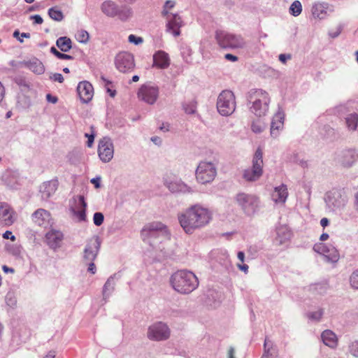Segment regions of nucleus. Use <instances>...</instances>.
I'll use <instances>...</instances> for the list:
<instances>
[{
  "label": "nucleus",
  "mask_w": 358,
  "mask_h": 358,
  "mask_svg": "<svg viewBox=\"0 0 358 358\" xmlns=\"http://www.w3.org/2000/svg\"><path fill=\"white\" fill-rule=\"evenodd\" d=\"M178 217L185 233L192 234L196 229L207 224L211 220V215L207 208L194 205L179 214Z\"/></svg>",
  "instance_id": "nucleus-1"
},
{
  "label": "nucleus",
  "mask_w": 358,
  "mask_h": 358,
  "mask_svg": "<svg viewBox=\"0 0 358 358\" xmlns=\"http://www.w3.org/2000/svg\"><path fill=\"white\" fill-rule=\"evenodd\" d=\"M173 288L182 294H189L199 285L197 277L191 271L180 270L174 273L170 279Z\"/></svg>",
  "instance_id": "nucleus-2"
},
{
  "label": "nucleus",
  "mask_w": 358,
  "mask_h": 358,
  "mask_svg": "<svg viewBox=\"0 0 358 358\" xmlns=\"http://www.w3.org/2000/svg\"><path fill=\"white\" fill-rule=\"evenodd\" d=\"M250 101L252 105V111L257 116L266 115L268 110L270 98L268 94L262 90H256L250 94Z\"/></svg>",
  "instance_id": "nucleus-3"
},
{
  "label": "nucleus",
  "mask_w": 358,
  "mask_h": 358,
  "mask_svg": "<svg viewBox=\"0 0 358 358\" xmlns=\"http://www.w3.org/2000/svg\"><path fill=\"white\" fill-rule=\"evenodd\" d=\"M215 39L219 46L224 49L243 48L245 42L241 35H236L224 31H217Z\"/></svg>",
  "instance_id": "nucleus-4"
},
{
  "label": "nucleus",
  "mask_w": 358,
  "mask_h": 358,
  "mask_svg": "<svg viewBox=\"0 0 358 358\" xmlns=\"http://www.w3.org/2000/svg\"><path fill=\"white\" fill-rule=\"evenodd\" d=\"M252 167L244 171L243 178L247 181H256L263 174V152L258 148L252 160Z\"/></svg>",
  "instance_id": "nucleus-5"
},
{
  "label": "nucleus",
  "mask_w": 358,
  "mask_h": 358,
  "mask_svg": "<svg viewBox=\"0 0 358 358\" xmlns=\"http://www.w3.org/2000/svg\"><path fill=\"white\" fill-rule=\"evenodd\" d=\"M217 108L223 116L231 115L236 109V98L233 92L223 90L218 96Z\"/></svg>",
  "instance_id": "nucleus-6"
},
{
  "label": "nucleus",
  "mask_w": 358,
  "mask_h": 358,
  "mask_svg": "<svg viewBox=\"0 0 358 358\" xmlns=\"http://www.w3.org/2000/svg\"><path fill=\"white\" fill-rule=\"evenodd\" d=\"M175 4L176 3L173 1H167L164 4L162 14L164 16H166V30L171 33L174 36H178L180 34V29L182 26L181 18L176 14H169V10L173 8L175 6Z\"/></svg>",
  "instance_id": "nucleus-7"
},
{
  "label": "nucleus",
  "mask_w": 358,
  "mask_h": 358,
  "mask_svg": "<svg viewBox=\"0 0 358 358\" xmlns=\"http://www.w3.org/2000/svg\"><path fill=\"white\" fill-rule=\"evenodd\" d=\"M196 179L201 184H206L212 182L216 175V168L211 162H201L196 170Z\"/></svg>",
  "instance_id": "nucleus-8"
},
{
  "label": "nucleus",
  "mask_w": 358,
  "mask_h": 358,
  "mask_svg": "<svg viewBox=\"0 0 358 358\" xmlns=\"http://www.w3.org/2000/svg\"><path fill=\"white\" fill-rule=\"evenodd\" d=\"M115 64L120 72L131 71L135 66L134 56L127 52H120L115 57Z\"/></svg>",
  "instance_id": "nucleus-9"
},
{
  "label": "nucleus",
  "mask_w": 358,
  "mask_h": 358,
  "mask_svg": "<svg viewBox=\"0 0 358 358\" xmlns=\"http://www.w3.org/2000/svg\"><path fill=\"white\" fill-rule=\"evenodd\" d=\"M169 336L170 330L167 325L162 322L154 324L148 329V337L151 340L163 341Z\"/></svg>",
  "instance_id": "nucleus-10"
},
{
  "label": "nucleus",
  "mask_w": 358,
  "mask_h": 358,
  "mask_svg": "<svg viewBox=\"0 0 358 358\" xmlns=\"http://www.w3.org/2000/svg\"><path fill=\"white\" fill-rule=\"evenodd\" d=\"M114 154V148L109 138H103L99 142L98 155L103 162H110Z\"/></svg>",
  "instance_id": "nucleus-11"
},
{
  "label": "nucleus",
  "mask_w": 358,
  "mask_h": 358,
  "mask_svg": "<svg viewBox=\"0 0 358 358\" xmlns=\"http://www.w3.org/2000/svg\"><path fill=\"white\" fill-rule=\"evenodd\" d=\"M159 95V90L157 87L149 85H142L138 92V99L149 104H153Z\"/></svg>",
  "instance_id": "nucleus-12"
},
{
  "label": "nucleus",
  "mask_w": 358,
  "mask_h": 358,
  "mask_svg": "<svg viewBox=\"0 0 358 358\" xmlns=\"http://www.w3.org/2000/svg\"><path fill=\"white\" fill-rule=\"evenodd\" d=\"M238 203L248 213H253L258 206L259 199L255 196L244 193L238 194L236 196Z\"/></svg>",
  "instance_id": "nucleus-13"
},
{
  "label": "nucleus",
  "mask_w": 358,
  "mask_h": 358,
  "mask_svg": "<svg viewBox=\"0 0 358 358\" xmlns=\"http://www.w3.org/2000/svg\"><path fill=\"white\" fill-rule=\"evenodd\" d=\"M15 212L5 202H0V224L10 226L15 220Z\"/></svg>",
  "instance_id": "nucleus-14"
},
{
  "label": "nucleus",
  "mask_w": 358,
  "mask_h": 358,
  "mask_svg": "<svg viewBox=\"0 0 358 358\" xmlns=\"http://www.w3.org/2000/svg\"><path fill=\"white\" fill-rule=\"evenodd\" d=\"M101 242L99 237L95 236L89 240L84 250V259L87 262H94L98 254Z\"/></svg>",
  "instance_id": "nucleus-15"
},
{
  "label": "nucleus",
  "mask_w": 358,
  "mask_h": 358,
  "mask_svg": "<svg viewBox=\"0 0 358 358\" xmlns=\"http://www.w3.org/2000/svg\"><path fill=\"white\" fill-rule=\"evenodd\" d=\"M78 94L83 103H87L92 100L94 96L92 85L87 81L80 82L77 87Z\"/></svg>",
  "instance_id": "nucleus-16"
},
{
  "label": "nucleus",
  "mask_w": 358,
  "mask_h": 358,
  "mask_svg": "<svg viewBox=\"0 0 358 358\" xmlns=\"http://www.w3.org/2000/svg\"><path fill=\"white\" fill-rule=\"evenodd\" d=\"M358 159V154L355 150H343L338 155V163L345 168L352 166Z\"/></svg>",
  "instance_id": "nucleus-17"
},
{
  "label": "nucleus",
  "mask_w": 358,
  "mask_h": 358,
  "mask_svg": "<svg viewBox=\"0 0 358 358\" xmlns=\"http://www.w3.org/2000/svg\"><path fill=\"white\" fill-rule=\"evenodd\" d=\"M31 219L36 224L46 228L50 224L51 215L48 210L39 208L32 214Z\"/></svg>",
  "instance_id": "nucleus-18"
},
{
  "label": "nucleus",
  "mask_w": 358,
  "mask_h": 358,
  "mask_svg": "<svg viewBox=\"0 0 358 358\" xmlns=\"http://www.w3.org/2000/svg\"><path fill=\"white\" fill-rule=\"evenodd\" d=\"M313 250L319 254L326 256L333 262H336L339 259V253L335 248L331 250L324 243H317L313 245Z\"/></svg>",
  "instance_id": "nucleus-19"
},
{
  "label": "nucleus",
  "mask_w": 358,
  "mask_h": 358,
  "mask_svg": "<svg viewBox=\"0 0 358 358\" xmlns=\"http://www.w3.org/2000/svg\"><path fill=\"white\" fill-rule=\"evenodd\" d=\"M284 118V114L281 111H278L273 117L271 124V135L273 137H277L280 131L283 129Z\"/></svg>",
  "instance_id": "nucleus-20"
},
{
  "label": "nucleus",
  "mask_w": 358,
  "mask_h": 358,
  "mask_svg": "<svg viewBox=\"0 0 358 358\" xmlns=\"http://www.w3.org/2000/svg\"><path fill=\"white\" fill-rule=\"evenodd\" d=\"M288 194L287 185L282 184L281 185L274 188V190L271 194V198L275 203L283 204L285 203Z\"/></svg>",
  "instance_id": "nucleus-21"
},
{
  "label": "nucleus",
  "mask_w": 358,
  "mask_h": 358,
  "mask_svg": "<svg viewBox=\"0 0 358 358\" xmlns=\"http://www.w3.org/2000/svg\"><path fill=\"white\" fill-rule=\"evenodd\" d=\"M170 65L169 55L164 51H158L153 55V66L158 69H166Z\"/></svg>",
  "instance_id": "nucleus-22"
},
{
  "label": "nucleus",
  "mask_w": 358,
  "mask_h": 358,
  "mask_svg": "<svg viewBox=\"0 0 358 358\" xmlns=\"http://www.w3.org/2000/svg\"><path fill=\"white\" fill-rule=\"evenodd\" d=\"M46 241L50 247H58L63 239V234L59 231L51 230L45 235Z\"/></svg>",
  "instance_id": "nucleus-23"
},
{
  "label": "nucleus",
  "mask_w": 358,
  "mask_h": 358,
  "mask_svg": "<svg viewBox=\"0 0 358 358\" xmlns=\"http://www.w3.org/2000/svg\"><path fill=\"white\" fill-rule=\"evenodd\" d=\"M102 12L108 17H115L117 13L118 6L112 1H104L101 6Z\"/></svg>",
  "instance_id": "nucleus-24"
},
{
  "label": "nucleus",
  "mask_w": 358,
  "mask_h": 358,
  "mask_svg": "<svg viewBox=\"0 0 358 358\" xmlns=\"http://www.w3.org/2000/svg\"><path fill=\"white\" fill-rule=\"evenodd\" d=\"M322 339L323 343L330 347L336 348L338 345V339L336 334L331 330H325L322 334Z\"/></svg>",
  "instance_id": "nucleus-25"
},
{
  "label": "nucleus",
  "mask_w": 358,
  "mask_h": 358,
  "mask_svg": "<svg viewBox=\"0 0 358 358\" xmlns=\"http://www.w3.org/2000/svg\"><path fill=\"white\" fill-rule=\"evenodd\" d=\"M57 184L54 181H48L43 184L41 187V192L42 196L44 199H48L52 196L57 190Z\"/></svg>",
  "instance_id": "nucleus-26"
},
{
  "label": "nucleus",
  "mask_w": 358,
  "mask_h": 358,
  "mask_svg": "<svg viewBox=\"0 0 358 358\" xmlns=\"http://www.w3.org/2000/svg\"><path fill=\"white\" fill-rule=\"evenodd\" d=\"M328 4L324 3H317L312 8V13L315 17L323 19L327 15Z\"/></svg>",
  "instance_id": "nucleus-27"
},
{
  "label": "nucleus",
  "mask_w": 358,
  "mask_h": 358,
  "mask_svg": "<svg viewBox=\"0 0 358 358\" xmlns=\"http://www.w3.org/2000/svg\"><path fill=\"white\" fill-rule=\"evenodd\" d=\"M164 228V225L158 222L148 223L143 228L141 235L144 237L148 236L149 233L152 231H161Z\"/></svg>",
  "instance_id": "nucleus-28"
},
{
  "label": "nucleus",
  "mask_w": 358,
  "mask_h": 358,
  "mask_svg": "<svg viewBox=\"0 0 358 358\" xmlns=\"http://www.w3.org/2000/svg\"><path fill=\"white\" fill-rule=\"evenodd\" d=\"M27 65L29 70L36 74H42L45 71L43 63L38 59L29 62Z\"/></svg>",
  "instance_id": "nucleus-29"
},
{
  "label": "nucleus",
  "mask_w": 358,
  "mask_h": 358,
  "mask_svg": "<svg viewBox=\"0 0 358 358\" xmlns=\"http://www.w3.org/2000/svg\"><path fill=\"white\" fill-rule=\"evenodd\" d=\"M57 46L62 52H68L72 47L71 40L66 36L60 37L57 40Z\"/></svg>",
  "instance_id": "nucleus-30"
},
{
  "label": "nucleus",
  "mask_w": 358,
  "mask_h": 358,
  "mask_svg": "<svg viewBox=\"0 0 358 358\" xmlns=\"http://www.w3.org/2000/svg\"><path fill=\"white\" fill-rule=\"evenodd\" d=\"M78 199H79V204L80 205V209H79L78 210H74L73 212H74V214L78 217V219L82 221V220H85L86 218L85 210H86L87 203L85 201V198L83 196L80 195L78 196Z\"/></svg>",
  "instance_id": "nucleus-31"
},
{
  "label": "nucleus",
  "mask_w": 358,
  "mask_h": 358,
  "mask_svg": "<svg viewBox=\"0 0 358 358\" xmlns=\"http://www.w3.org/2000/svg\"><path fill=\"white\" fill-rule=\"evenodd\" d=\"M132 15V10L129 7H122L117 10V15L122 21H126Z\"/></svg>",
  "instance_id": "nucleus-32"
},
{
  "label": "nucleus",
  "mask_w": 358,
  "mask_h": 358,
  "mask_svg": "<svg viewBox=\"0 0 358 358\" xmlns=\"http://www.w3.org/2000/svg\"><path fill=\"white\" fill-rule=\"evenodd\" d=\"M358 123V115L355 113L350 114L346 117V124L351 130H355Z\"/></svg>",
  "instance_id": "nucleus-33"
},
{
  "label": "nucleus",
  "mask_w": 358,
  "mask_h": 358,
  "mask_svg": "<svg viewBox=\"0 0 358 358\" xmlns=\"http://www.w3.org/2000/svg\"><path fill=\"white\" fill-rule=\"evenodd\" d=\"M48 15L50 18L58 22L62 21L64 18L62 12L56 8H50L48 10Z\"/></svg>",
  "instance_id": "nucleus-34"
},
{
  "label": "nucleus",
  "mask_w": 358,
  "mask_h": 358,
  "mask_svg": "<svg viewBox=\"0 0 358 358\" xmlns=\"http://www.w3.org/2000/svg\"><path fill=\"white\" fill-rule=\"evenodd\" d=\"M302 11V6L299 1H294L290 8L289 12L294 16H298L301 13Z\"/></svg>",
  "instance_id": "nucleus-35"
},
{
  "label": "nucleus",
  "mask_w": 358,
  "mask_h": 358,
  "mask_svg": "<svg viewBox=\"0 0 358 358\" xmlns=\"http://www.w3.org/2000/svg\"><path fill=\"white\" fill-rule=\"evenodd\" d=\"M350 284L352 288L358 289V268L350 275Z\"/></svg>",
  "instance_id": "nucleus-36"
},
{
  "label": "nucleus",
  "mask_w": 358,
  "mask_h": 358,
  "mask_svg": "<svg viewBox=\"0 0 358 358\" xmlns=\"http://www.w3.org/2000/svg\"><path fill=\"white\" fill-rule=\"evenodd\" d=\"M89 34L85 30L78 31L76 34V39L80 43H87L89 41Z\"/></svg>",
  "instance_id": "nucleus-37"
},
{
  "label": "nucleus",
  "mask_w": 358,
  "mask_h": 358,
  "mask_svg": "<svg viewBox=\"0 0 358 358\" xmlns=\"http://www.w3.org/2000/svg\"><path fill=\"white\" fill-rule=\"evenodd\" d=\"M265 128V124L260 120L253 122L252 124V130L255 133L262 132Z\"/></svg>",
  "instance_id": "nucleus-38"
},
{
  "label": "nucleus",
  "mask_w": 358,
  "mask_h": 358,
  "mask_svg": "<svg viewBox=\"0 0 358 358\" xmlns=\"http://www.w3.org/2000/svg\"><path fill=\"white\" fill-rule=\"evenodd\" d=\"M103 219H104V217L101 213H95L94 214L93 220H94V223L95 225H96V226L101 225L102 223L103 222Z\"/></svg>",
  "instance_id": "nucleus-39"
},
{
  "label": "nucleus",
  "mask_w": 358,
  "mask_h": 358,
  "mask_svg": "<svg viewBox=\"0 0 358 358\" xmlns=\"http://www.w3.org/2000/svg\"><path fill=\"white\" fill-rule=\"evenodd\" d=\"M91 129H92L91 134H85V137L87 138V145L89 148H91L92 146L94 140V136H95V131H94V127H91Z\"/></svg>",
  "instance_id": "nucleus-40"
},
{
  "label": "nucleus",
  "mask_w": 358,
  "mask_h": 358,
  "mask_svg": "<svg viewBox=\"0 0 358 358\" xmlns=\"http://www.w3.org/2000/svg\"><path fill=\"white\" fill-rule=\"evenodd\" d=\"M128 40L130 43L138 45L143 43V40L141 37H137L134 34H130L128 37Z\"/></svg>",
  "instance_id": "nucleus-41"
},
{
  "label": "nucleus",
  "mask_w": 358,
  "mask_h": 358,
  "mask_svg": "<svg viewBox=\"0 0 358 358\" xmlns=\"http://www.w3.org/2000/svg\"><path fill=\"white\" fill-rule=\"evenodd\" d=\"M323 312L322 310H318L315 312L311 313L309 317L312 320H319L322 316Z\"/></svg>",
  "instance_id": "nucleus-42"
},
{
  "label": "nucleus",
  "mask_w": 358,
  "mask_h": 358,
  "mask_svg": "<svg viewBox=\"0 0 358 358\" xmlns=\"http://www.w3.org/2000/svg\"><path fill=\"white\" fill-rule=\"evenodd\" d=\"M50 78L53 81L58 82L60 83L64 82L63 76L59 73H53L52 76H50Z\"/></svg>",
  "instance_id": "nucleus-43"
},
{
  "label": "nucleus",
  "mask_w": 358,
  "mask_h": 358,
  "mask_svg": "<svg viewBox=\"0 0 358 358\" xmlns=\"http://www.w3.org/2000/svg\"><path fill=\"white\" fill-rule=\"evenodd\" d=\"M3 238L5 239H10L12 241H15V236L13 235L10 231H6L3 234Z\"/></svg>",
  "instance_id": "nucleus-44"
},
{
  "label": "nucleus",
  "mask_w": 358,
  "mask_h": 358,
  "mask_svg": "<svg viewBox=\"0 0 358 358\" xmlns=\"http://www.w3.org/2000/svg\"><path fill=\"white\" fill-rule=\"evenodd\" d=\"M30 18L34 20V24H41L43 22V18L39 15H31Z\"/></svg>",
  "instance_id": "nucleus-45"
},
{
  "label": "nucleus",
  "mask_w": 358,
  "mask_h": 358,
  "mask_svg": "<svg viewBox=\"0 0 358 358\" xmlns=\"http://www.w3.org/2000/svg\"><path fill=\"white\" fill-rule=\"evenodd\" d=\"M224 58L228 60V61H230V62H237L238 58V57L232 55V54H230V53H227L224 55Z\"/></svg>",
  "instance_id": "nucleus-46"
},
{
  "label": "nucleus",
  "mask_w": 358,
  "mask_h": 358,
  "mask_svg": "<svg viewBox=\"0 0 358 358\" xmlns=\"http://www.w3.org/2000/svg\"><path fill=\"white\" fill-rule=\"evenodd\" d=\"M291 55L280 54L279 55V60L282 63L285 64L287 59H291Z\"/></svg>",
  "instance_id": "nucleus-47"
},
{
  "label": "nucleus",
  "mask_w": 358,
  "mask_h": 358,
  "mask_svg": "<svg viewBox=\"0 0 358 358\" xmlns=\"http://www.w3.org/2000/svg\"><path fill=\"white\" fill-rule=\"evenodd\" d=\"M57 57L59 59H72L73 57L66 54L59 52L57 54Z\"/></svg>",
  "instance_id": "nucleus-48"
},
{
  "label": "nucleus",
  "mask_w": 358,
  "mask_h": 358,
  "mask_svg": "<svg viewBox=\"0 0 358 358\" xmlns=\"http://www.w3.org/2000/svg\"><path fill=\"white\" fill-rule=\"evenodd\" d=\"M268 345V340L267 338L265 339L264 341V348H265V352L263 355V358H271L268 355L269 349L266 350V347Z\"/></svg>",
  "instance_id": "nucleus-49"
},
{
  "label": "nucleus",
  "mask_w": 358,
  "mask_h": 358,
  "mask_svg": "<svg viewBox=\"0 0 358 358\" xmlns=\"http://www.w3.org/2000/svg\"><path fill=\"white\" fill-rule=\"evenodd\" d=\"M88 271L94 274L96 273V266L93 262H89Z\"/></svg>",
  "instance_id": "nucleus-50"
},
{
  "label": "nucleus",
  "mask_w": 358,
  "mask_h": 358,
  "mask_svg": "<svg viewBox=\"0 0 358 358\" xmlns=\"http://www.w3.org/2000/svg\"><path fill=\"white\" fill-rule=\"evenodd\" d=\"M46 99L49 102H51L52 103H55L57 102V98L56 96H53L50 94H48L46 96Z\"/></svg>",
  "instance_id": "nucleus-51"
},
{
  "label": "nucleus",
  "mask_w": 358,
  "mask_h": 358,
  "mask_svg": "<svg viewBox=\"0 0 358 358\" xmlns=\"http://www.w3.org/2000/svg\"><path fill=\"white\" fill-rule=\"evenodd\" d=\"M237 266L241 271L245 272V273H248L249 267L247 264H238Z\"/></svg>",
  "instance_id": "nucleus-52"
},
{
  "label": "nucleus",
  "mask_w": 358,
  "mask_h": 358,
  "mask_svg": "<svg viewBox=\"0 0 358 358\" xmlns=\"http://www.w3.org/2000/svg\"><path fill=\"white\" fill-rule=\"evenodd\" d=\"M329 224V220L328 218L327 217H323L321 220H320V224L321 226L324 228L326 227H327Z\"/></svg>",
  "instance_id": "nucleus-53"
},
{
  "label": "nucleus",
  "mask_w": 358,
  "mask_h": 358,
  "mask_svg": "<svg viewBox=\"0 0 358 358\" xmlns=\"http://www.w3.org/2000/svg\"><path fill=\"white\" fill-rule=\"evenodd\" d=\"M4 94H5V90H4L3 85L0 82V101H1L3 100V99L4 97Z\"/></svg>",
  "instance_id": "nucleus-54"
},
{
  "label": "nucleus",
  "mask_w": 358,
  "mask_h": 358,
  "mask_svg": "<svg viewBox=\"0 0 358 358\" xmlns=\"http://www.w3.org/2000/svg\"><path fill=\"white\" fill-rule=\"evenodd\" d=\"M151 141L155 143L156 145H160L161 143H162V140L158 136H153L151 138Z\"/></svg>",
  "instance_id": "nucleus-55"
},
{
  "label": "nucleus",
  "mask_w": 358,
  "mask_h": 358,
  "mask_svg": "<svg viewBox=\"0 0 358 358\" xmlns=\"http://www.w3.org/2000/svg\"><path fill=\"white\" fill-rule=\"evenodd\" d=\"M91 182L94 185L96 188H99L100 186L99 178H93L91 180Z\"/></svg>",
  "instance_id": "nucleus-56"
},
{
  "label": "nucleus",
  "mask_w": 358,
  "mask_h": 358,
  "mask_svg": "<svg viewBox=\"0 0 358 358\" xmlns=\"http://www.w3.org/2000/svg\"><path fill=\"white\" fill-rule=\"evenodd\" d=\"M2 269H3V271L5 273H14V269H13V268H9V267H8V266H6V265H3V266H2Z\"/></svg>",
  "instance_id": "nucleus-57"
},
{
  "label": "nucleus",
  "mask_w": 358,
  "mask_h": 358,
  "mask_svg": "<svg viewBox=\"0 0 358 358\" xmlns=\"http://www.w3.org/2000/svg\"><path fill=\"white\" fill-rule=\"evenodd\" d=\"M238 259L241 262H243L245 259V254L243 252H238L237 254Z\"/></svg>",
  "instance_id": "nucleus-58"
},
{
  "label": "nucleus",
  "mask_w": 358,
  "mask_h": 358,
  "mask_svg": "<svg viewBox=\"0 0 358 358\" xmlns=\"http://www.w3.org/2000/svg\"><path fill=\"white\" fill-rule=\"evenodd\" d=\"M111 285V283H110V281L109 280H108L106 281V282L105 283L104 285V287H103V294H106V290L108 289V288Z\"/></svg>",
  "instance_id": "nucleus-59"
},
{
  "label": "nucleus",
  "mask_w": 358,
  "mask_h": 358,
  "mask_svg": "<svg viewBox=\"0 0 358 358\" xmlns=\"http://www.w3.org/2000/svg\"><path fill=\"white\" fill-rule=\"evenodd\" d=\"M355 209L358 213V192L355 196Z\"/></svg>",
  "instance_id": "nucleus-60"
},
{
  "label": "nucleus",
  "mask_w": 358,
  "mask_h": 358,
  "mask_svg": "<svg viewBox=\"0 0 358 358\" xmlns=\"http://www.w3.org/2000/svg\"><path fill=\"white\" fill-rule=\"evenodd\" d=\"M228 357L229 358H235L234 357V349L233 348H230L228 352Z\"/></svg>",
  "instance_id": "nucleus-61"
},
{
  "label": "nucleus",
  "mask_w": 358,
  "mask_h": 358,
  "mask_svg": "<svg viewBox=\"0 0 358 358\" xmlns=\"http://www.w3.org/2000/svg\"><path fill=\"white\" fill-rule=\"evenodd\" d=\"M328 238H329V234L327 233H323L322 234H321V236L320 237V240L321 241H327Z\"/></svg>",
  "instance_id": "nucleus-62"
},
{
  "label": "nucleus",
  "mask_w": 358,
  "mask_h": 358,
  "mask_svg": "<svg viewBox=\"0 0 358 358\" xmlns=\"http://www.w3.org/2000/svg\"><path fill=\"white\" fill-rule=\"evenodd\" d=\"M50 52L57 57V54H58L59 52L56 49L55 47H51Z\"/></svg>",
  "instance_id": "nucleus-63"
},
{
  "label": "nucleus",
  "mask_w": 358,
  "mask_h": 358,
  "mask_svg": "<svg viewBox=\"0 0 358 358\" xmlns=\"http://www.w3.org/2000/svg\"><path fill=\"white\" fill-rule=\"evenodd\" d=\"M55 352H50L44 358H55Z\"/></svg>",
  "instance_id": "nucleus-64"
}]
</instances>
